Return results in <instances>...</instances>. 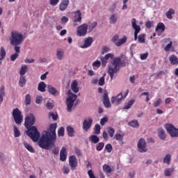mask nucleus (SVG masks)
<instances>
[{
  "label": "nucleus",
  "mask_w": 178,
  "mask_h": 178,
  "mask_svg": "<svg viewBox=\"0 0 178 178\" xmlns=\"http://www.w3.org/2000/svg\"><path fill=\"white\" fill-rule=\"evenodd\" d=\"M152 24H154L152 21H147L145 24V26L147 29H151V27H152Z\"/></svg>",
  "instance_id": "61"
},
{
  "label": "nucleus",
  "mask_w": 178,
  "mask_h": 178,
  "mask_svg": "<svg viewBox=\"0 0 178 178\" xmlns=\"http://www.w3.org/2000/svg\"><path fill=\"white\" fill-rule=\"evenodd\" d=\"M137 145L139 152H147V143L144 138L139 139Z\"/></svg>",
  "instance_id": "9"
},
{
  "label": "nucleus",
  "mask_w": 178,
  "mask_h": 178,
  "mask_svg": "<svg viewBox=\"0 0 178 178\" xmlns=\"http://www.w3.org/2000/svg\"><path fill=\"white\" fill-rule=\"evenodd\" d=\"M143 95H146V102H148L149 101V92H144L139 97H143Z\"/></svg>",
  "instance_id": "56"
},
{
  "label": "nucleus",
  "mask_w": 178,
  "mask_h": 178,
  "mask_svg": "<svg viewBox=\"0 0 178 178\" xmlns=\"http://www.w3.org/2000/svg\"><path fill=\"white\" fill-rule=\"evenodd\" d=\"M71 90H72L73 92L77 94L79 92V82L75 80L71 83Z\"/></svg>",
  "instance_id": "22"
},
{
  "label": "nucleus",
  "mask_w": 178,
  "mask_h": 178,
  "mask_svg": "<svg viewBox=\"0 0 178 178\" xmlns=\"http://www.w3.org/2000/svg\"><path fill=\"white\" fill-rule=\"evenodd\" d=\"M105 148L107 152H112V145L108 143L105 146Z\"/></svg>",
  "instance_id": "60"
},
{
  "label": "nucleus",
  "mask_w": 178,
  "mask_h": 178,
  "mask_svg": "<svg viewBox=\"0 0 178 178\" xmlns=\"http://www.w3.org/2000/svg\"><path fill=\"white\" fill-rule=\"evenodd\" d=\"M103 104L105 108H111V106H112L111 102L109 101V97H108V92H106V90L104 91Z\"/></svg>",
  "instance_id": "15"
},
{
  "label": "nucleus",
  "mask_w": 178,
  "mask_h": 178,
  "mask_svg": "<svg viewBox=\"0 0 178 178\" xmlns=\"http://www.w3.org/2000/svg\"><path fill=\"white\" fill-rule=\"evenodd\" d=\"M165 129L171 137H178V129L172 124H166Z\"/></svg>",
  "instance_id": "7"
},
{
  "label": "nucleus",
  "mask_w": 178,
  "mask_h": 178,
  "mask_svg": "<svg viewBox=\"0 0 178 178\" xmlns=\"http://www.w3.org/2000/svg\"><path fill=\"white\" fill-rule=\"evenodd\" d=\"M47 87V84L44 81L39 83L38 86V91L40 92H45V88Z\"/></svg>",
  "instance_id": "26"
},
{
  "label": "nucleus",
  "mask_w": 178,
  "mask_h": 178,
  "mask_svg": "<svg viewBox=\"0 0 178 178\" xmlns=\"http://www.w3.org/2000/svg\"><path fill=\"white\" fill-rule=\"evenodd\" d=\"M161 104H162V99L159 98V99H157V101L154 103V106L155 108H158V106H159V105H161Z\"/></svg>",
  "instance_id": "55"
},
{
  "label": "nucleus",
  "mask_w": 178,
  "mask_h": 178,
  "mask_svg": "<svg viewBox=\"0 0 178 178\" xmlns=\"http://www.w3.org/2000/svg\"><path fill=\"white\" fill-rule=\"evenodd\" d=\"M148 58V52L140 54L141 60H145Z\"/></svg>",
  "instance_id": "59"
},
{
  "label": "nucleus",
  "mask_w": 178,
  "mask_h": 178,
  "mask_svg": "<svg viewBox=\"0 0 178 178\" xmlns=\"http://www.w3.org/2000/svg\"><path fill=\"white\" fill-rule=\"evenodd\" d=\"M49 117L51 119H53V120H58V114H55L52 112L49 113Z\"/></svg>",
  "instance_id": "52"
},
{
  "label": "nucleus",
  "mask_w": 178,
  "mask_h": 178,
  "mask_svg": "<svg viewBox=\"0 0 178 178\" xmlns=\"http://www.w3.org/2000/svg\"><path fill=\"white\" fill-rule=\"evenodd\" d=\"M26 83H27V79H26V76L21 75L19 81V87H24L26 86Z\"/></svg>",
  "instance_id": "28"
},
{
  "label": "nucleus",
  "mask_w": 178,
  "mask_h": 178,
  "mask_svg": "<svg viewBox=\"0 0 178 178\" xmlns=\"http://www.w3.org/2000/svg\"><path fill=\"white\" fill-rule=\"evenodd\" d=\"M14 136L15 138L20 137V131L17 127H14Z\"/></svg>",
  "instance_id": "47"
},
{
  "label": "nucleus",
  "mask_w": 178,
  "mask_h": 178,
  "mask_svg": "<svg viewBox=\"0 0 178 178\" xmlns=\"http://www.w3.org/2000/svg\"><path fill=\"white\" fill-rule=\"evenodd\" d=\"M13 117L17 124H22V122H23V115L19 108H17L13 111Z\"/></svg>",
  "instance_id": "6"
},
{
  "label": "nucleus",
  "mask_w": 178,
  "mask_h": 178,
  "mask_svg": "<svg viewBox=\"0 0 178 178\" xmlns=\"http://www.w3.org/2000/svg\"><path fill=\"white\" fill-rule=\"evenodd\" d=\"M98 23L97 22H93L92 23H90L89 26H88V29L89 30V33L92 32L94 29L97 27Z\"/></svg>",
  "instance_id": "35"
},
{
  "label": "nucleus",
  "mask_w": 178,
  "mask_h": 178,
  "mask_svg": "<svg viewBox=\"0 0 178 178\" xmlns=\"http://www.w3.org/2000/svg\"><path fill=\"white\" fill-rule=\"evenodd\" d=\"M92 42H94V40L92 39V38L88 37L84 40V44L83 45L81 46V48H82L83 49L86 48H89V47L92 45Z\"/></svg>",
  "instance_id": "16"
},
{
  "label": "nucleus",
  "mask_w": 178,
  "mask_h": 178,
  "mask_svg": "<svg viewBox=\"0 0 178 178\" xmlns=\"http://www.w3.org/2000/svg\"><path fill=\"white\" fill-rule=\"evenodd\" d=\"M6 159V157L5 156V154H3L2 152H0V161L3 162Z\"/></svg>",
  "instance_id": "64"
},
{
  "label": "nucleus",
  "mask_w": 178,
  "mask_h": 178,
  "mask_svg": "<svg viewBox=\"0 0 178 178\" xmlns=\"http://www.w3.org/2000/svg\"><path fill=\"white\" fill-rule=\"evenodd\" d=\"M169 60L171 65H178V58L175 55L170 56Z\"/></svg>",
  "instance_id": "30"
},
{
  "label": "nucleus",
  "mask_w": 178,
  "mask_h": 178,
  "mask_svg": "<svg viewBox=\"0 0 178 178\" xmlns=\"http://www.w3.org/2000/svg\"><path fill=\"white\" fill-rule=\"evenodd\" d=\"M126 41H127V37L123 36L122 38L118 40V42H116L117 47H120L121 45H123V44H125Z\"/></svg>",
  "instance_id": "34"
},
{
  "label": "nucleus",
  "mask_w": 178,
  "mask_h": 178,
  "mask_svg": "<svg viewBox=\"0 0 178 178\" xmlns=\"http://www.w3.org/2000/svg\"><path fill=\"white\" fill-rule=\"evenodd\" d=\"M123 54L115 58V54L112 53L107 54L105 57H101L100 60L104 67L106 66L108 63V59H113L108 66V73L111 77V80H113L115 73H118L120 70V66H126V62L122 61L123 59Z\"/></svg>",
  "instance_id": "1"
},
{
  "label": "nucleus",
  "mask_w": 178,
  "mask_h": 178,
  "mask_svg": "<svg viewBox=\"0 0 178 178\" xmlns=\"http://www.w3.org/2000/svg\"><path fill=\"white\" fill-rule=\"evenodd\" d=\"M67 159V152L66 151V147H63L60 152V160L62 162H65Z\"/></svg>",
  "instance_id": "18"
},
{
  "label": "nucleus",
  "mask_w": 178,
  "mask_h": 178,
  "mask_svg": "<svg viewBox=\"0 0 178 178\" xmlns=\"http://www.w3.org/2000/svg\"><path fill=\"white\" fill-rule=\"evenodd\" d=\"M24 41V35L17 31H12L10 36V44L11 45H22Z\"/></svg>",
  "instance_id": "4"
},
{
  "label": "nucleus",
  "mask_w": 178,
  "mask_h": 178,
  "mask_svg": "<svg viewBox=\"0 0 178 178\" xmlns=\"http://www.w3.org/2000/svg\"><path fill=\"white\" fill-rule=\"evenodd\" d=\"M74 22H79L81 23V12L80 10H77L76 11L74 12Z\"/></svg>",
  "instance_id": "20"
},
{
  "label": "nucleus",
  "mask_w": 178,
  "mask_h": 178,
  "mask_svg": "<svg viewBox=\"0 0 178 178\" xmlns=\"http://www.w3.org/2000/svg\"><path fill=\"white\" fill-rule=\"evenodd\" d=\"M165 15L166 17H168L170 20H172V19H173V16L172 15H175V10L170 8Z\"/></svg>",
  "instance_id": "32"
},
{
  "label": "nucleus",
  "mask_w": 178,
  "mask_h": 178,
  "mask_svg": "<svg viewBox=\"0 0 178 178\" xmlns=\"http://www.w3.org/2000/svg\"><path fill=\"white\" fill-rule=\"evenodd\" d=\"M47 91L54 97H58V95H59V90H56V88L54 87L52 85H47Z\"/></svg>",
  "instance_id": "13"
},
{
  "label": "nucleus",
  "mask_w": 178,
  "mask_h": 178,
  "mask_svg": "<svg viewBox=\"0 0 178 178\" xmlns=\"http://www.w3.org/2000/svg\"><path fill=\"white\" fill-rule=\"evenodd\" d=\"M173 172H175V169L173 168H166L164 170V175L165 176V177H170V176H172Z\"/></svg>",
  "instance_id": "25"
},
{
  "label": "nucleus",
  "mask_w": 178,
  "mask_h": 178,
  "mask_svg": "<svg viewBox=\"0 0 178 178\" xmlns=\"http://www.w3.org/2000/svg\"><path fill=\"white\" fill-rule=\"evenodd\" d=\"M111 51V49L108 47L104 46L102 49V55L107 54V52H109Z\"/></svg>",
  "instance_id": "50"
},
{
  "label": "nucleus",
  "mask_w": 178,
  "mask_h": 178,
  "mask_svg": "<svg viewBox=\"0 0 178 178\" xmlns=\"http://www.w3.org/2000/svg\"><path fill=\"white\" fill-rule=\"evenodd\" d=\"M34 123H35V117L34 115L30 114L26 117L24 124L25 127L28 128V131L26 132L27 136H29L34 143H37V141L40 140V134L37 129V127L33 126Z\"/></svg>",
  "instance_id": "3"
},
{
  "label": "nucleus",
  "mask_w": 178,
  "mask_h": 178,
  "mask_svg": "<svg viewBox=\"0 0 178 178\" xmlns=\"http://www.w3.org/2000/svg\"><path fill=\"white\" fill-rule=\"evenodd\" d=\"M88 24H83L77 27V34L80 37H84L87 34Z\"/></svg>",
  "instance_id": "8"
},
{
  "label": "nucleus",
  "mask_w": 178,
  "mask_h": 178,
  "mask_svg": "<svg viewBox=\"0 0 178 178\" xmlns=\"http://www.w3.org/2000/svg\"><path fill=\"white\" fill-rule=\"evenodd\" d=\"M27 73V65H22L19 71L20 76H24Z\"/></svg>",
  "instance_id": "39"
},
{
  "label": "nucleus",
  "mask_w": 178,
  "mask_h": 178,
  "mask_svg": "<svg viewBox=\"0 0 178 178\" xmlns=\"http://www.w3.org/2000/svg\"><path fill=\"white\" fill-rule=\"evenodd\" d=\"M106 76V74H104L103 76H102L99 80V86H104L105 84V76Z\"/></svg>",
  "instance_id": "49"
},
{
  "label": "nucleus",
  "mask_w": 178,
  "mask_h": 178,
  "mask_svg": "<svg viewBox=\"0 0 178 178\" xmlns=\"http://www.w3.org/2000/svg\"><path fill=\"white\" fill-rule=\"evenodd\" d=\"M138 41L140 44H144L145 42V35L140 34L138 36Z\"/></svg>",
  "instance_id": "40"
},
{
  "label": "nucleus",
  "mask_w": 178,
  "mask_h": 178,
  "mask_svg": "<svg viewBox=\"0 0 178 178\" xmlns=\"http://www.w3.org/2000/svg\"><path fill=\"white\" fill-rule=\"evenodd\" d=\"M58 137H63L65 136V127H61L58 131Z\"/></svg>",
  "instance_id": "44"
},
{
  "label": "nucleus",
  "mask_w": 178,
  "mask_h": 178,
  "mask_svg": "<svg viewBox=\"0 0 178 178\" xmlns=\"http://www.w3.org/2000/svg\"><path fill=\"white\" fill-rule=\"evenodd\" d=\"M88 175L90 178H96L95 175H94V172H92V170H90L88 171Z\"/></svg>",
  "instance_id": "62"
},
{
  "label": "nucleus",
  "mask_w": 178,
  "mask_h": 178,
  "mask_svg": "<svg viewBox=\"0 0 178 178\" xmlns=\"http://www.w3.org/2000/svg\"><path fill=\"white\" fill-rule=\"evenodd\" d=\"M108 131L110 137H111V138L113 137V136L115 135V129H113V128H112L111 127H109L108 128V131Z\"/></svg>",
  "instance_id": "45"
},
{
  "label": "nucleus",
  "mask_w": 178,
  "mask_h": 178,
  "mask_svg": "<svg viewBox=\"0 0 178 178\" xmlns=\"http://www.w3.org/2000/svg\"><path fill=\"white\" fill-rule=\"evenodd\" d=\"M89 140L93 144H97L99 143V138L97 135H92L89 137Z\"/></svg>",
  "instance_id": "29"
},
{
  "label": "nucleus",
  "mask_w": 178,
  "mask_h": 178,
  "mask_svg": "<svg viewBox=\"0 0 178 178\" xmlns=\"http://www.w3.org/2000/svg\"><path fill=\"white\" fill-rule=\"evenodd\" d=\"M123 99H124V97H123L122 92H120L116 97H111V103L115 104V105H119V104H120Z\"/></svg>",
  "instance_id": "12"
},
{
  "label": "nucleus",
  "mask_w": 178,
  "mask_h": 178,
  "mask_svg": "<svg viewBox=\"0 0 178 178\" xmlns=\"http://www.w3.org/2000/svg\"><path fill=\"white\" fill-rule=\"evenodd\" d=\"M171 161L172 155H170V154H167L163 159V163H165V165H168V166H169V165H170Z\"/></svg>",
  "instance_id": "23"
},
{
  "label": "nucleus",
  "mask_w": 178,
  "mask_h": 178,
  "mask_svg": "<svg viewBox=\"0 0 178 178\" xmlns=\"http://www.w3.org/2000/svg\"><path fill=\"white\" fill-rule=\"evenodd\" d=\"M132 28L134 30V33H140L141 31V26L137 25V19L136 18H132L131 20Z\"/></svg>",
  "instance_id": "14"
},
{
  "label": "nucleus",
  "mask_w": 178,
  "mask_h": 178,
  "mask_svg": "<svg viewBox=\"0 0 178 178\" xmlns=\"http://www.w3.org/2000/svg\"><path fill=\"white\" fill-rule=\"evenodd\" d=\"M104 147H105V143L101 142L97 146L96 149L97 151H102V149H104Z\"/></svg>",
  "instance_id": "48"
},
{
  "label": "nucleus",
  "mask_w": 178,
  "mask_h": 178,
  "mask_svg": "<svg viewBox=\"0 0 178 178\" xmlns=\"http://www.w3.org/2000/svg\"><path fill=\"white\" fill-rule=\"evenodd\" d=\"M134 102H136V100L134 99L129 100L127 104L124 106V109H130L134 104Z\"/></svg>",
  "instance_id": "38"
},
{
  "label": "nucleus",
  "mask_w": 178,
  "mask_h": 178,
  "mask_svg": "<svg viewBox=\"0 0 178 178\" xmlns=\"http://www.w3.org/2000/svg\"><path fill=\"white\" fill-rule=\"evenodd\" d=\"M161 31V33L165 31V24L163 23H159L156 27V31Z\"/></svg>",
  "instance_id": "33"
},
{
  "label": "nucleus",
  "mask_w": 178,
  "mask_h": 178,
  "mask_svg": "<svg viewBox=\"0 0 178 178\" xmlns=\"http://www.w3.org/2000/svg\"><path fill=\"white\" fill-rule=\"evenodd\" d=\"M92 66H94V67H99L101 66V61L97 60L92 63Z\"/></svg>",
  "instance_id": "58"
},
{
  "label": "nucleus",
  "mask_w": 178,
  "mask_h": 178,
  "mask_svg": "<svg viewBox=\"0 0 178 178\" xmlns=\"http://www.w3.org/2000/svg\"><path fill=\"white\" fill-rule=\"evenodd\" d=\"M103 170L105 173H112V168L108 164H104L103 165Z\"/></svg>",
  "instance_id": "37"
},
{
  "label": "nucleus",
  "mask_w": 178,
  "mask_h": 178,
  "mask_svg": "<svg viewBox=\"0 0 178 178\" xmlns=\"http://www.w3.org/2000/svg\"><path fill=\"white\" fill-rule=\"evenodd\" d=\"M172 45H173V42L170 41V43H168L164 48L165 52H168L170 50V48H172Z\"/></svg>",
  "instance_id": "53"
},
{
  "label": "nucleus",
  "mask_w": 178,
  "mask_h": 178,
  "mask_svg": "<svg viewBox=\"0 0 178 178\" xmlns=\"http://www.w3.org/2000/svg\"><path fill=\"white\" fill-rule=\"evenodd\" d=\"M69 165L71 168V170H76V168H77L78 165L77 159L76 158V156H71L69 158Z\"/></svg>",
  "instance_id": "11"
},
{
  "label": "nucleus",
  "mask_w": 178,
  "mask_h": 178,
  "mask_svg": "<svg viewBox=\"0 0 178 178\" xmlns=\"http://www.w3.org/2000/svg\"><path fill=\"white\" fill-rule=\"evenodd\" d=\"M59 2V0H50V5L52 6H55L58 5V3Z\"/></svg>",
  "instance_id": "63"
},
{
  "label": "nucleus",
  "mask_w": 178,
  "mask_h": 178,
  "mask_svg": "<svg viewBox=\"0 0 178 178\" xmlns=\"http://www.w3.org/2000/svg\"><path fill=\"white\" fill-rule=\"evenodd\" d=\"M118 19H119V15H118V14H112L109 17L110 24H115V23L118 22Z\"/></svg>",
  "instance_id": "24"
},
{
  "label": "nucleus",
  "mask_w": 178,
  "mask_h": 178,
  "mask_svg": "<svg viewBox=\"0 0 178 178\" xmlns=\"http://www.w3.org/2000/svg\"><path fill=\"white\" fill-rule=\"evenodd\" d=\"M124 137V134L116 133L114 136V140H116V141H123Z\"/></svg>",
  "instance_id": "36"
},
{
  "label": "nucleus",
  "mask_w": 178,
  "mask_h": 178,
  "mask_svg": "<svg viewBox=\"0 0 178 178\" xmlns=\"http://www.w3.org/2000/svg\"><path fill=\"white\" fill-rule=\"evenodd\" d=\"M24 145L25 148H26L29 151V152H31L32 154H34L35 152V150H34V148H33V146L29 144V143L24 142Z\"/></svg>",
  "instance_id": "31"
},
{
  "label": "nucleus",
  "mask_w": 178,
  "mask_h": 178,
  "mask_svg": "<svg viewBox=\"0 0 178 178\" xmlns=\"http://www.w3.org/2000/svg\"><path fill=\"white\" fill-rule=\"evenodd\" d=\"M56 123L51 124L49 129L44 131L39 139V147L43 149H48L52 145V141L56 140Z\"/></svg>",
  "instance_id": "2"
},
{
  "label": "nucleus",
  "mask_w": 178,
  "mask_h": 178,
  "mask_svg": "<svg viewBox=\"0 0 178 178\" xmlns=\"http://www.w3.org/2000/svg\"><path fill=\"white\" fill-rule=\"evenodd\" d=\"M67 133L69 137H74V128L71 126L67 127Z\"/></svg>",
  "instance_id": "27"
},
{
  "label": "nucleus",
  "mask_w": 178,
  "mask_h": 178,
  "mask_svg": "<svg viewBox=\"0 0 178 178\" xmlns=\"http://www.w3.org/2000/svg\"><path fill=\"white\" fill-rule=\"evenodd\" d=\"M107 122H108V118L107 117H104V118L101 119L100 124L102 126H105V123H106Z\"/></svg>",
  "instance_id": "57"
},
{
  "label": "nucleus",
  "mask_w": 178,
  "mask_h": 178,
  "mask_svg": "<svg viewBox=\"0 0 178 178\" xmlns=\"http://www.w3.org/2000/svg\"><path fill=\"white\" fill-rule=\"evenodd\" d=\"M157 131L159 138L163 141H165V140H166V134L165 133L163 128H159Z\"/></svg>",
  "instance_id": "21"
},
{
  "label": "nucleus",
  "mask_w": 178,
  "mask_h": 178,
  "mask_svg": "<svg viewBox=\"0 0 178 178\" xmlns=\"http://www.w3.org/2000/svg\"><path fill=\"white\" fill-rule=\"evenodd\" d=\"M129 126H131V127H138L140 126V124L138 123V121L137 120H132L130 121L128 123Z\"/></svg>",
  "instance_id": "41"
},
{
  "label": "nucleus",
  "mask_w": 178,
  "mask_h": 178,
  "mask_svg": "<svg viewBox=\"0 0 178 178\" xmlns=\"http://www.w3.org/2000/svg\"><path fill=\"white\" fill-rule=\"evenodd\" d=\"M69 0H63L59 6L60 10L62 12H63V10H66V9H67V6H69Z\"/></svg>",
  "instance_id": "19"
},
{
  "label": "nucleus",
  "mask_w": 178,
  "mask_h": 178,
  "mask_svg": "<svg viewBox=\"0 0 178 178\" xmlns=\"http://www.w3.org/2000/svg\"><path fill=\"white\" fill-rule=\"evenodd\" d=\"M18 58H19V54L17 53H15V54L11 55L10 60L12 62H15V60H16V59H17Z\"/></svg>",
  "instance_id": "54"
},
{
  "label": "nucleus",
  "mask_w": 178,
  "mask_h": 178,
  "mask_svg": "<svg viewBox=\"0 0 178 178\" xmlns=\"http://www.w3.org/2000/svg\"><path fill=\"white\" fill-rule=\"evenodd\" d=\"M25 104L26 106L31 104V96L29 94L25 96Z\"/></svg>",
  "instance_id": "43"
},
{
  "label": "nucleus",
  "mask_w": 178,
  "mask_h": 178,
  "mask_svg": "<svg viewBox=\"0 0 178 178\" xmlns=\"http://www.w3.org/2000/svg\"><path fill=\"white\" fill-rule=\"evenodd\" d=\"M101 133V126L96 124L95 126V134H99Z\"/></svg>",
  "instance_id": "46"
},
{
  "label": "nucleus",
  "mask_w": 178,
  "mask_h": 178,
  "mask_svg": "<svg viewBox=\"0 0 178 178\" xmlns=\"http://www.w3.org/2000/svg\"><path fill=\"white\" fill-rule=\"evenodd\" d=\"M91 126H92V118L89 117L83 120V129L85 131H88V130L91 129Z\"/></svg>",
  "instance_id": "10"
},
{
  "label": "nucleus",
  "mask_w": 178,
  "mask_h": 178,
  "mask_svg": "<svg viewBox=\"0 0 178 178\" xmlns=\"http://www.w3.org/2000/svg\"><path fill=\"white\" fill-rule=\"evenodd\" d=\"M5 56H6V51L5 50V47H1L0 49V58L5 59Z\"/></svg>",
  "instance_id": "42"
},
{
  "label": "nucleus",
  "mask_w": 178,
  "mask_h": 178,
  "mask_svg": "<svg viewBox=\"0 0 178 178\" xmlns=\"http://www.w3.org/2000/svg\"><path fill=\"white\" fill-rule=\"evenodd\" d=\"M67 94L68 97L66 100L67 111V112H71L72 108H73V106L74 105V101L77 99V95L73 94L70 90L67 91Z\"/></svg>",
  "instance_id": "5"
},
{
  "label": "nucleus",
  "mask_w": 178,
  "mask_h": 178,
  "mask_svg": "<svg viewBox=\"0 0 178 178\" xmlns=\"http://www.w3.org/2000/svg\"><path fill=\"white\" fill-rule=\"evenodd\" d=\"M63 172L64 175H69V173H70V169L69 168V167L64 165L63 167Z\"/></svg>",
  "instance_id": "51"
},
{
  "label": "nucleus",
  "mask_w": 178,
  "mask_h": 178,
  "mask_svg": "<svg viewBox=\"0 0 178 178\" xmlns=\"http://www.w3.org/2000/svg\"><path fill=\"white\" fill-rule=\"evenodd\" d=\"M56 59L58 60H63V58H65V50L63 49H58L56 52Z\"/></svg>",
  "instance_id": "17"
}]
</instances>
